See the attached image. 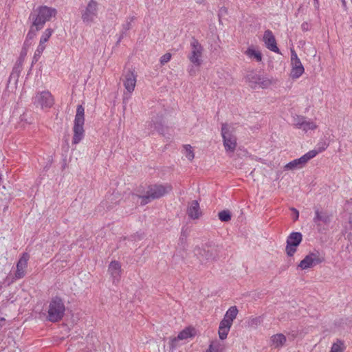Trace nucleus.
<instances>
[{
	"label": "nucleus",
	"instance_id": "obj_4",
	"mask_svg": "<svg viewBox=\"0 0 352 352\" xmlns=\"http://www.w3.org/2000/svg\"><path fill=\"white\" fill-rule=\"evenodd\" d=\"M84 123H85V109L82 105H78L76 113L74 119V124L73 128L74 137L72 143L74 144H78L84 138Z\"/></svg>",
	"mask_w": 352,
	"mask_h": 352
},
{
	"label": "nucleus",
	"instance_id": "obj_6",
	"mask_svg": "<svg viewBox=\"0 0 352 352\" xmlns=\"http://www.w3.org/2000/svg\"><path fill=\"white\" fill-rule=\"evenodd\" d=\"M98 3L94 0H90L87 5L80 9L81 19L87 25H91L98 17Z\"/></svg>",
	"mask_w": 352,
	"mask_h": 352
},
{
	"label": "nucleus",
	"instance_id": "obj_11",
	"mask_svg": "<svg viewBox=\"0 0 352 352\" xmlns=\"http://www.w3.org/2000/svg\"><path fill=\"white\" fill-rule=\"evenodd\" d=\"M324 261V256L318 250H315L307 254L298 264V267L301 270L311 268Z\"/></svg>",
	"mask_w": 352,
	"mask_h": 352
},
{
	"label": "nucleus",
	"instance_id": "obj_9",
	"mask_svg": "<svg viewBox=\"0 0 352 352\" xmlns=\"http://www.w3.org/2000/svg\"><path fill=\"white\" fill-rule=\"evenodd\" d=\"M327 147V145L324 143L323 146L320 150H311L307 152L306 154L303 155L298 159H296L288 164H286L285 168L289 170H295L298 168H301L305 166V164L308 162L309 160L314 158L316 155L325 150Z\"/></svg>",
	"mask_w": 352,
	"mask_h": 352
},
{
	"label": "nucleus",
	"instance_id": "obj_31",
	"mask_svg": "<svg viewBox=\"0 0 352 352\" xmlns=\"http://www.w3.org/2000/svg\"><path fill=\"white\" fill-rule=\"evenodd\" d=\"M344 349L343 342L338 340L337 342L332 345L330 352H343Z\"/></svg>",
	"mask_w": 352,
	"mask_h": 352
},
{
	"label": "nucleus",
	"instance_id": "obj_20",
	"mask_svg": "<svg viewBox=\"0 0 352 352\" xmlns=\"http://www.w3.org/2000/svg\"><path fill=\"white\" fill-rule=\"evenodd\" d=\"M199 204L197 201L194 200L188 204L187 208V214L192 219H197L201 216Z\"/></svg>",
	"mask_w": 352,
	"mask_h": 352
},
{
	"label": "nucleus",
	"instance_id": "obj_15",
	"mask_svg": "<svg viewBox=\"0 0 352 352\" xmlns=\"http://www.w3.org/2000/svg\"><path fill=\"white\" fill-rule=\"evenodd\" d=\"M291 65L292 70L290 76L293 79L298 78L304 73L305 69L296 52L294 50H291Z\"/></svg>",
	"mask_w": 352,
	"mask_h": 352
},
{
	"label": "nucleus",
	"instance_id": "obj_25",
	"mask_svg": "<svg viewBox=\"0 0 352 352\" xmlns=\"http://www.w3.org/2000/svg\"><path fill=\"white\" fill-rule=\"evenodd\" d=\"M134 20H135L134 16H129L126 19L125 22L122 24V29L120 40L122 38H123V36L126 34V32L131 28L132 23L134 21Z\"/></svg>",
	"mask_w": 352,
	"mask_h": 352
},
{
	"label": "nucleus",
	"instance_id": "obj_23",
	"mask_svg": "<svg viewBox=\"0 0 352 352\" xmlns=\"http://www.w3.org/2000/svg\"><path fill=\"white\" fill-rule=\"evenodd\" d=\"M271 342L275 348L281 347L286 342V337L282 333L276 334L272 336Z\"/></svg>",
	"mask_w": 352,
	"mask_h": 352
},
{
	"label": "nucleus",
	"instance_id": "obj_49",
	"mask_svg": "<svg viewBox=\"0 0 352 352\" xmlns=\"http://www.w3.org/2000/svg\"><path fill=\"white\" fill-rule=\"evenodd\" d=\"M342 3L344 6H345V0H342Z\"/></svg>",
	"mask_w": 352,
	"mask_h": 352
},
{
	"label": "nucleus",
	"instance_id": "obj_17",
	"mask_svg": "<svg viewBox=\"0 0 352 352\" xmlns=\"http://www.w3.org/2000/svg\"><path fill=\"white\" fill-rule=\"evenodd\" d=\"M148 126L151 131H156L160 134H163L165 128L162 124V115L153 116L151 120L148 122Z\"/></svg>",
	"mask_w": 352,
	"mask_h": 352
},
{
	"label": "nucleus",
	"instance_id": "obj_8",
	"mask_svg": "<svg viewBox=\"0 0 352 352\" xmlns=\"http://www.w3.org/2000/svg\"><path fill=\"white\" fill-rule=\"evenodd\" d=\"M221 136L223 138V146L227 153H234L236 147V138L234 134V131L227 124H222Z\"/></svg>",
	"mask_w": 352,
	"mask_h": 352
},
{
	"label": "nucleus",
	"instance_id": "obj_33",
	"mask_svg": "<svg viewBox=\"0 0 352 352\" xmlns=\"http://www.w3.org/2000/svg\"><path fill=\"white\" fill-rule=\"evenodd\" d=\"M219 219L223 222H228L231 219V213L228 210H224L219 212Z\"/></svg>",
	"mask_w": 352,
	"mask_h": 352
},
{
	"label": "nucleus",
	"instance_id": "obj_43",
	"mask_svg": "<svg viewBox=\"0 0 352 352\" xmlns=\"http://www.w3.org/2000/svg\"><path fill=\"white\" fill-rule=\"evenodd\" d=\"M292 211H294V215H296L295 220L298 219V218L299 217L298 211L296 208H292Z\"/></svg>",
	"mask_w": 352,
	"mask_h": 352
},
{
	"label": "nucleus",
	"instance_id": "obj_27",
	"mask_svg": "<svg viewBox=\"0 0 352 352\" xmlns=\"http://www.w3.org/2000/svg\"><path fill=\"white\" fill-rule=\"evenodd\" d=\"M238 314V309L236 306H232L228 309L224 315V318L230 322H233V320L236 318Z\"/></svg>",
	"mask_w": 352,
	"mask_h": 352
},
{
	"label": "nucleus",
	"instance_id": "obj_39",
	"mask_svg": "<svg viewBox=\"0 0 352 352\" xmlns=\"http://www.w3.org/2000/svg\"><path fill=\"white\" fill-rule=\"evenodd\" d=\"M170 58L171 54L170 53H166L160 58V63L162 65H164L167 63L170 60Z\"/></svg>",
	"mask_w": 352,
	"mask_h": 352
},
{
	"label": "nucleus",
	"instance_id": "obj_12",
	"mask_svg": "<svg viewBox=\"0 0 352 352\" xmlns=\"http://www.w3.org/2000/svg\"><path fill=\"white\" fill-rule=\"evenodd\" d=\"M122 80L126 89V91L124 93V100L130 98V95L135 89L137 82V75L133 71L129 69L123 73Z\"/></svg>",
	"mask_w": 352,
	"mask_h": 352
},
{
	"label": "nucleus",
	"instance_id": "obj_37",
	"mask_svg": "<svg viewBox=\"0 0 352 352\" xmlns=\"http://www.w3.org/2000/svg\"><path fill=\"white\" fill-rule=\"evenodd\" d=\"M344 210L349 212V214L352 213V198L347 199L344 204Z\"/></svg>",
	"mask_w": 352,
	"mask_h": 352
},
{
	"label": "nucleus",
	"instance_id": "obj_19",
	"mask_svg": "<svg viewBox=\"0 0 352 352\" xmlns=\"http://www.w3.org/2000/svg\"><path fill=\"white\" fill-rule=\"evenodd\" d=\"M121 265L118 261H111L108 267V272L111 275L113 283H117L119 282L121 276Z\"/></svg>",
	"mask_w": 352,
	"mask_h": 352
},
{
	"label": "nucleus",
	"instance_id": "obj_36",
	"mask_svg": "<svg viewBox=\"0 0 352 352\" xmlns=\"http://www.w3.org/2000/svg\"><path fill=\"white\" fill-rule=\"evenodd\" d=\"M230 331L229 329L219 327V336L221 340H225Z\"/></svg>",
	"mask_w": 352,
	"mask_h": 352
},
{
	"label": "nucleus",
	"instance_id": "obj_24",
	"mask_svg": "<svg viewBox=\"0 0 352 352\" xmlns=\"http://www.w3.org/2000/svg\"><path fill=\"white\" fill-rule=\"evenodd\" d=\"M245 54L250 58H254L257 62H261L262 60V54L258 50H255L253 47H249L245 51Z\"/></svg>",
	"mask_w": 352,
	"mask_h": 352
},
{
	"label": "nucleus",
	"instance_id": "obj_42",
	"mask_svg": "<svg viewBox=\"0 0 352 352\" xmlns=\"http://www.w3.org/2000/svg\"><path fill=\"white\" fill-rule=\"evenodd\" d=\"M29 45H24L23 49H22V51H21V58H23V56H25L26 54H27V50H26V47H28Z\"/></svg>",
	"mask_w": 352,
	"mask_h": 352
},
{
	"label": "nucleus",
	"instance_id": "obj_47",
	"mask_svg": "<svg viewBox=\"0 0 352 352\" xmlns=\"http://www.w3.org/2000/svg\"><path fill=\"white\" fill-rule=\"evenodd\" d=\"M349 223L351 224V226L352 228V217H350L349 218Z\"/></svg>",
	"mask_w": 352,
	"mask_h": 352
},
{
	"label": "nucleus",
	"instance_id": "obj_30",
	"mask_svg": "<svg viewBox=\"0 0 352 352\" xmlns=\"http://www.w3.org/2000/svg\"><path fill=\"white\" fill-rule=\"evenodd\" d=\"M45 49V45L44 43H41L39 41V45L37 47L36 50L34 52L33 61L37 62L40 56H41L42 53L43 52L44 50Z\"/></svg>",
	"mask_w": 352,
	"mask_h": 352
},
{
	"label": "nucleus",
	"instance_id": "obj_18",
	"mask_svg": "<svg viewBox=\"0 0 352 352\" xmlns=\"http://www.w3.org/2000/svg\"><path fill=\"white\" fill-rule=\"evenodd\" d=\"M263 41L265 42L267 48L270 50L277 53L279 52V49L276 45L275 37L271 30H267L264 32Z\"/></svg>",
	"mask_w": 352,
	"mask_h": 352
},
{
	"label": "nucleus",
	"instance_id": "obj_40",
	"mask_svg": "<svg viewBox=\"0 0 352 352\" xmlns=\"http://www.w3.org/2000/svg\"><path fill=\"white\" fill-rule=\"evenodd\" d=\"M305 120V118H304V117L297 116L296 118H294V124H295V126L298 129H300L298 123L301 124V123L304 122Z\"/></svg>",
	"mask_w": 352,
	"mask_h": 352
},
{
	"label": "nucleus",
	"instance_id": "obj_13",
	"mask_svg": "<svg viewBox=\"0 0 352 352\" xmlns=\"http://www.w3.org/2000/svg\"><path fill=\"white\" fill-rule=\"evenodd\" d=\"M245 80L249 86L253 89L257 87L266 88L272 84L271 80L266 76L254 72L248 74L245 77Z\"/></svg>",
	"mask_w": 352,
	"mask_h": 352
},
{
	"label": "nucleus",
	"instance_id": "obj_41",
	"mask_svg": "<svg viewBox=\"0 0 352 352\" xmlns=\"http://www.w3.org/2000/svg\"><path fill=\"white\" fill-rule=\"evenodd\" d=\"M311 29V24L308 22H303L301 25V30L303 32L309 31Z\"/></svg>",
	"mask_w": 352,
	"mask_h": 352
},
{
	"label": "nucleus",
	"instance_id": "obj_16",
	"mask_svg": "<svg viewBox=\"0 0 352 352\" xmlns=\"http://www.w3.org/2000/svg\"><path fill=\"white\" fill-rule=\"evenodd\" d=\"M30 259V255L27 252H24L16 263V270L14 274L15 279H21L25 275V271L28 267V261Z\"/></svg>",
	"mask_w": 352,
	"mask_h": 352
},
{
	"label": "nucleus",
	"instance_id": "obj_7",
	"mask_svg": "<svg viewBox=\"0 0 352 352\" xmlns=\"http://www.w3.org/2000/svg\"><path fill=\"white\" fill-rule=\"evenodd\" d=\"M204 51V49L201 44L197 38L192 37L190 40V52L188 54L190 62L197 67L200 66L203 62Z\"/></svg>",
	"mask_w": 352,
	"mask_h": 352
},
{
	"label": "nucleus",
	"instance_id": "obj_10",
	"mask_svg": "<svg viewBox=\"0 0 352 352\" xmlns=\"http://www.w3.org/2000/svg\"><path fill=\"white\" fill-rule=\"evenodd\" d=\"M32 102L36 107L42 109H50L53 106L54 99L49 91H42L37 92L32 98Z\"/></svg>",
	"mask_w": 352,
	"mask_h": 352
},
{
	"label": "nucleus",
	"instance_id": "obj_1",
	"mask_svg": "<svg viewBox=\"0 0 352 352\" xmlns=\"http://www.w3.org/2000/svg\"><path fill=\"white\" fill-rule=\"evenodd\" d=\"M57 10L51 7L41 6L35 9L30 15L29 19L37 30H41L47 21L55 17Z\"/></svg>",
	"mask_w": 352,
	"mask_h": 352
},
{
	"label": "nucleus",
	"instance_id": "obj_21",
	"mask_svg": "<svg viewBox=\"0 0 352 352\" xmlns=\"http://www.w3.org/2000/svg\"><path fill=\"white\" fill-rule=\"evenodd\" d=\"M193 331L194 329L190 327L186 328L184 330H182L181 332L179 333L177 337H175L173 339H171L172 347L173 348L175 346L176 343L178 340H183L188 338L192 337L194 336Z\"/></svg>",
	"mask_w": 352,
	"mask_h": 352
},
{
	"label": "nucleus",
	"instance_id": "obj_48",
	"mask_svg": "<svg viewBox=\"0 0 352 352\" xmlns=\"http://www.w3.org/2000/svg\"><path fill=\"white\" fill-rule=\"evenodd\" d=\"M220 12H226V9H222V8H221V10H220Z\"/></svg>",
	"mask_w": 352,
	"mask_h": 352
},
{
	"label": "nucleus",
	"instance_id": "obj_26",
	"mask_svg": "<svg viewBox=\"0 0 352 352\" xmlns=\"http://www.w3.org/2000/svg\"><path fill=\"white\" fill-rule=\"evenodd\" d=\"M39 30H37L36 27H34L33 25V23H32L30 29L26 36V39L24 42V45H30L31 44V41L34 39V38L36 35V32Z\"/></svg>",
	"mask_w": 352,
	"mask_h": 352
},
{
	"label": "nucleus",
	"instance_id": "obj_14",
	"mask_svg": "<svg viewBox=\"0 0 352 352\" xmlns=\"http://www.w3.org/2000/svg\"><path fill=\"white\" fill-rule=\"evenodd\" d=\"M302 240V235L298 232H293L287 236L285 252L289 256L295 254Z\"/></svg>",
	"mask_w": 352,
	"mask_h": 352
},
{
	"label": "nucleus",
	"instance_id": "obj_29",
	"mask_svg": "<svg viewBox=\"0 0 352 352\" xmlns=\"http://www.w3.org/2000/svg\"><path fill=\"white\" fill-rule=\"evenodd\" d=\"M300 128L302 129L305 131H307L309 130H314L317 128V125L315 122L312 121H307L305 120L304 122L299 124Z\"/></svg>",
	"mask_w": 352,
	"mask_h": 352
},
{
	"label": "nucleus",
	"instance_id": "obj_3",
	"mask_svg": "<svg viewBox=\"0 0 352 352\" xmlns=\"http://www.w3.org/2000/svg\"><path fill=\"white\" fill-rule=\"evenodd\" d=\"M173 189V187L169 184L164 185H152L148 187L146 194L142 196H140L142 199L141 204L145 205L149 203L151 200L159 199L166 194L170 192Z\"/></svg>",
	"mask_w": 352,
	"mask_h": 352
},
{
	"label": "nucleus",
	"instance_id": "obj_35",
	"mask_svg": "<svg viewBox=\"0 0 352 352\" xmlns=\"http://www.w3.org/2000/svg\"><path fill=\"white\" fill-rule=\"evenodd\" d=\"M206 352H220V344L217 341L211 342Z\"/></svg>",
	"mask_w": 352,
	"mask_h": 352
},
{
	"label": "nucleus",
	"instance_id": "obj_44",
	"mask_svg": "<svg viewBox=\"0 0 352 352\" xmlns=\"http://www.w3.org/2000/svg\"><path fill=\"white\" fill-rule=\"evenodd\" d=\"M6 319L3 317H0V327L5 324Z\"/></svg>",
	"mask_w": 352,
	"mask_h": 352
},
{
	"label": "nucleus",
	"instance_id": "obj_5",
	"mask_svg": "<svg viewBox=\"0 0 352 352\" xmlns=\"http://www.w3.org/2000/svg\"><path fill=\"white\" fill-rule=\"evenodd\" d=\"M194 252L201 262L214 261L219 257V248L213 245H206L202 248L197 247Z\"/></svg>",
	"mask_w": 352,
	"mask_h": 352
},
{
	"label": "nucleus",
	"instance_id": "obj_34",
	"mask_svg": "<svg viewBox=\"0 0 352 352\" xmlns=\"http://www.w3.org/2000/svg\"><path fill=\"white\" fill-rule=\"evenodd\" d=\"M53 32H54L53 30L51 28L46 29L43 32V33L41 37V39H40L41 43H45L49 40L50 36H52Z\"/></svg>",
	"mask_w": 352,
	"mask_h": 352
},
{
	"label": "nucleus",
	"instance_id": "obj_22",
	"mask_svg": "<svg viewBox=\"0 0 352 352\" xmlns=\"http://www.w3.org/2000/svg\"><path fill=\"white\" fill-rule=\"evenodd\" d=\"M331 221V216L325 212L320 211L318 209L315 210V217L314 222L317 225H320V223L329 224Z\"/></svg>",
	"mask_w": 352,
	"mask_h": 352
},
{
	"label": "nucleus",
	"instance_id": "obj_46",
	"mask_svg": "<svg viewBox=\"0 0 352 352\" xmlns=\"http://www.w3.org/2000/svg\"><path fill=\"white\" fill-rule=\"evenodd\" d=\"M22 62H23V58H21V57H20L19 60L17 61V63H16V65H21Z\"/></svg>",
	"mask_w": 352,
	"mask_h": 352
},
{
	"label": "nucleus",
	"instance_id": "obj_38",
	"mask_svg": "<svg viewBox=\"0 0 352 352\" xmlns=\"http://www.w3.org/2000/svg\"><path fill=\"white\" fill-rule=\"evenodd\" d=\"M232 322L223 317V320L220 322L219 327L230 329Z\"/></svg>",
	"mask_w": 352,
	"mask_h": 352
},
{
	"label": "nucleus",
	"instance_id": "obj_32",
	"mask_svg": "<svg viewBox=\"0 0 352 352\" xmlns=\"http://www.w3.org/2000/svg\"><path fill=\"white\" fill-rule=\"evenodd\" d=\"M184 149L186 157L190 161H192L195 157L192 147L190 144H186L184 146Z\"/></svg>",
	"mask_w": 352,
	"mask_h": 352
},
{
	"label": "nucleus",
	"instance_id": "obj_2",
	"mask_svg": "<svg viewBox=\"0 0 352 352\" xmlns=\"http://www.w3.org/2000/svg\"><path fill=\"white\" fill-rule=\"evenodd\" d=\"M65 312V305L63 300L60 297L56 296L49 302L46 319L53 323L60 322L63 318Z\"/></svg>",
	"mask_w": 352,
	"mask_h": 352
},
{
	"label": "nucleus",
	"instance_id": "obj_45",
	"mask_svg": "<svg viewBox=\"0 0 352 352\" xmlns=\"http://www.w3.org/2000/svg\"><path fill=\"white\" fill-rule=\"evenodd\" d=\"M25 117H26V115H25V113H24V114H23L22 116H21V117H20L21 120V121H23V120H24V121L27 122V119H26V118H25Z\"/></svg>",
	"mask_w": 352,
	"mask_h": 352
},
{
	"label": "nucleus",
	"instance_id": "obj_28",
	"mask_svg": "<svg viewBox=\"0 0 352 352\" xmlns=\"http://www.w3.org/2000/svg\"><path fill=\"white\" fill-rule=\"evenodd\" d=\"M263 322L261 316L251 317L248 320V325L249 327L255 329Z\"/></svg>",
	"mask_w": 352,
	"mask_h": 352
}]
</instances>
